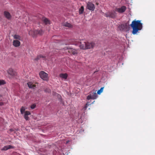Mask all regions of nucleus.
I'll list each match as a JSON object with an SVG mask.
<instances>
[{
    "label": "nucleus",
    "instance_id": "obj_1",
    "mask_svg": "<svg viewBox=\"0 0 155 155\" xmlns=\"http://www.w3.org/2000/svg\"><path fill=\"white\" fill-rule=\"evenodd\" d=\"M133 29L132 33L136 34L138 31L141 30L143 27L142 24L140 20L133 21L130 25Z\"/></svg>",
    "mask_w": 155,
    "mask_h": 155
},
{
    "label": "nucleus",
    "instance_id": "obj_2",
    "mask_svg": "<svg viewBox=\"0 0 155 155\" xmlns=\"http://www.w3.org/2000/svg\"><path fill=\"white\" fill-rule=\"evenodd\" d=\"M87 42L84 40H80V41H78L77 43V41H76L75 43L73 44L76 45L78 46L81 49H86Z\"/></svg>",
    "mask_w": 155,
    "mask_h": 155
},
{
    "label": "nucleus",
    "instance_id": "obj_3",
    "mask_svg": "<svg viewBox=\"0 0 155 155\" xmlns=\"http://www.w3.org/2000/svg\"><path fill=\"white\" fill-rule=\"evenodd\" d=\"M97 97V95L96 93V92L94 91H91L89 95L87 97V99L89 100L90 99H95Z\"/></svg>",
    "mask_w": 155,
    "mask_h": 155
},
{
    "label": "nucleus",
    "instance_id": "obj_4",
    "mask_svg": "<svg viewBox=\"0 0 155 155\" xmlns=\"http://www.w3.org/2000/svg\"><path fill=\"white\" fill-rule=\"evenodd\" d=\"M39 75L41 78L44 80L47 81L48 79V74L44 72L41 71L39 73Z\"/></svg>",
    "mask_w": 155,
    "mask_h": 155
},
{
    "label": "nucleus",
    "instance_id": "obj_5",
    "mask_svg": "<svg viewBox=\"0 0 155 155\" xmlns=\"http://www.w3.org/2000/svg\"><path fill=\"white\" fill-rule=\"evenodd\" d=\"M64 49V50H68L69 53L72 54L73 55H75L77 54V51L76 50L72 48L69 47H65Z\"/></svg>",
    "mask_w": 155,
    "mask_h": 155
},
{
    "label": "nucleus",
    "instance_id": "obj_6",
    "mask_svg": "<svg viewBox=\"0 0 155 155\" xmlns=\"http://www.w3.org/2000/svg\"><path fill=\"white\" fill-rule=\"evenodd\" d=\"M87 8L91 11H94L95 9L94 5L91 2H88L87 4Z\"/></svg>",
    "mask_w": 155,
    "mask_h": 155
},
{
    "label": "nucleus",
    "instance_id": "obj_7",
    "mask_svg": "<svg viewBox=\"0 0 155 155\" xmlns=\"http://www.w3.org/2000/svg\"><path fill=\"white\" fill-rule=\"evenodd\" d=\"M116 13L114 11L108 12L105 14L104 16L106 17H110L111 18H114L115 17Z\"/></svg>",
    "mask_w": 155,
    "mask_h": 155
},
{
    "label": "nucleus",
    "instance_id": "obj_8",
    "mask_svg": "<svg viewBox=\"0 0 155 155\" xmlns=\"http://www.w3.org/2000/svg\"><path fill=\"white\" fill-rule=\"evenodd\" d=\"M8 72L11 76V78H13L17 75L16 73L12 68L9 69L8 71Z\"/></svg>",
    "mask_w": 155,
    "mask_h": 155
},
{
    "label": "nucleus",
    "instance_id": "obj_9",
    "mask_svg": "<svg viewBox=\"0 0 155 155\" xmlns=\"http://www.w3.org/2000/svg\"><path fill=\"white\" fill-rule=\"evenodd\" d=\"M126 7L124 6H122L120 8H116V11L118 12L122 13L124 12L126 9Z\"/></svg>",
    "mask_w": 155,
    "mask_h": 155
},
{
    "label": "nucleus",
    "instance_id": "obj_10",
    "mask_svg": "<svg viewBox=\"0 0 155 155\" xmlns=\"http://www.w3.org/2000/svg\"><path fill=\"white\" fill-rule=\"evenodd\" d=\"M95 46V44L93 42L89 43L86 42V49H90L93 48Z\"/></svg>",
    "mask_w": 155,
    "mask_h": 155
},
{
    "label": "nucleus",
    "instance_id": "obj_11",
    "mask_svg": "<svg viewBox=\"0 0 155 155\" xmlns=\"http://www.w3.org/2000/svg\"><path fill=\"white\" fill-rule=\"evenodd\" d=\"M13 45L16 47H19L20 45V42L18 40H14L13 42Z\"/></svg>",
    "mask_w": 155,
    "mask_h": 155
},
{
    "label": "nucleus",
    "instance_id": "obj_12",
    "mask_svg": "<svg viewBox=\"0 0 155 155\" xmlns=\"http://www.w3.org/2000/svg\"><path fill=\"white\" fill-rule=\"evenodd\" d=\"M4 15L8 20H10L12 16L10 13L7 11H5L4 12Z\"/></svg>",
    "mask_w": 155,
    "mask_h": 155
},
{
    "label": "nucleus",
    "instance_id": "obj_13",
    "mask_svg": "<svg viewBox=\"0 0 155 155\" xmlns=\"http://www.w3.org/2000/svg\"><path fill=\"white\" fill-rule=\"evenodd\" d=\"M30 114L31 113L29 111H26L25 112L24 118L26 120H29V118L28 117V115Z\"/></svg>",
    "mask_w": 155,
    "mask_h": 155
},
{
    "label": "nucleus",
    "instance_id": "obj_14",
    "mask_svg": "<svg viewBox=\"0 0 155 155\" xmlns=\"http://www.w3.org/2000/svg\"><path fill=\"white\" fill-rule=\"evenodd\" d=\"M34 33L35 35H41L43 34V32L41 30H35L34 31Z\"/></svg>",
    "mask_w": 155,
    "mask_h": 155
},
{
    "label": "nucleus",
    "instance_id": "obj_15",
    "mask_svg": "<svg viewBox=\"0 0 155 155\" xmlns=\"http://www.w3.org/2000/svg\"><path fill=\"white\" fill-rule=\"evenodd\" d=\"M13 147L10 145H9L8 146H4L3 148L2 149V150H6L12 148Z\"/></svg>",
    "mask_w": 155,
    "mask_h": 155
},
{
    "label": "nucleus",
    "instance_id": "obj_16",
    "mask_svg": "<svg viewBox=\"0 0 155 155\" xmlns=\"http://www.w3.org/2000/svg\"><path fill=\"white\" fill-rule=\"evenodd\" d=\"M60 77L62 79H66L68 77V74L66 73H61L60 74Z\"/></svg>",
    "mask_w": 155,
    "mask_h": 155
},
{
    "label": "nucleus",
    "instance_id": "obj_17",
    "mask_svg": "<svg viewBox=\"0 0 155 155\" xmlns=\"http://www.w3.org/2000/svg\"><path fill=\"white\" fill-rule=\"evenodd\" d=\"M42 20L44 22L46 25L50 24V22L49 21L47 18L43 17Z\"/></svg>",
    "mask_w": 155,
    "mask_h": 155
},
{
    "label": "nucleus",
    "instance_id": "obj_18",
    "mask_svg": "<svg viewBox=\"0 0 155 155\" xmlns=\"http://www.w3.org/2000/svg\"><path fill=\"white\" fill-rule=\"evenodd\" d=\"M28 86L30 88L34 89L35 86L31 82H29L27 83Z\"/></svg>",
    "mask_w": 155,
    "mask_h": 155
},
{
    "label": "nucleus",
    "instance_id": "obj_19",
    "mask_svg": "<svg viewBox=\"0 0 155 155\" xmlns=\"http://www.w3.org/2000/svg\"><path fill=\"white\" fill-rule=\"evenodd\" d=\"M63 25L64 26L68 27H70V28L71 26V24H70L69 23H68V22L64 23L63 24Z\"/></svg>",
    "mask_w": 155,
    "mask_h": 155
},
{
    "label": "nucleus",
    "instance_id": "obj_20",
    "mask_svg": "<svg viewBox=\"0 0 155 155\" xmlns=\"http://www.w3.org/2000/svg\"><path fill=\"white\" fill-rule=\"evenodd\" d=\"M14 38L15 39H17L18 40H21V37L17 35H15L14 36Z\"/></svg>",
    "mask_w": 155,
    "mask_h": 155
},
{
    "label": "nucleus",
    "instance_id": "obj_21",
    "mask_svg": "<svg viewBox=\"0 0 155 155\" xmlns=\"http://www.w3.org/2000/svg\"><path fill=\"white\" fill-rule=\"evenodd\" d=\"M26 108L24 107H22L20 109L21 113V114H23L24 113V112L26 109Z\"/></svg>",
    "mask_w": 155,
    "mask_h": 155
},
{
    "label": "nucleus",
    "instance_id": "obj_22",
    "mask_svg": "<svg viewBox=\"0 0 155 155\" xmlns=\"http://www.w3.org/2000/svg\"><path fill=\"white\" fill-rule=\"evenodd\" d=\"M84 10V7L83 6H82L79 10V13L80 14H81L83 13Z\"/></svg>",
    "mask_w": 155,
    "mask_h": 155
},
{
    "label": "nucleus",
    "instance_id": "obj_23",
    "mask_svg": "<svg viewBox=\"0 0 155 155\" xmlns=\"http://www.w3.org/2000/svg\"><path fill=\"white\" fill-rule=\"evenodd\" d=\"M104 88V87H102L100 90H98L97 92V94H100L102 92Z\"/></svg>",
    "mask_w": 155,
    "mask_h": 155
},
{
    "label": "nucleus",
    "instance_id": "obj_24",
    "mask_svg": "<svg viewBox=\"0 0 155 155\" xmlns=\"http://www.w3.org/2000/svg\"><path fill=\"white\" fill-rule=\"evenodd\" d=\"M6 83L5 81L4 80H0V86L4 85Z\"/></svg>",
    "mask_w": 155,
    "mask_h": 155
},
{
    "label": "nucleus",
    "instance_id": "obj_25",
    "mask_svg": "<svg viewBox=\"0 0 155 155\" xmlns=\"http://www.w3.org/2000/svg\"><path fill=\"white\" fill-rule=\"evenodd\" d=\"M94 102H92V103H89L88 102H87L85 106L84 107L85 110H86L88 106L89 105H90L91 104H93Z\"/></svg>",
    "mask_w": 155,
    "mask_h": 155
},
{
    "label": "nucleus",
    "instance_id": "obj_26",
    "mask_svg": "<svg viewBox=\"0 0 155 155\" xmlns=\"http://www.w3.org/2000/svg\"><path fill=\"white\" fill-rule=\"evenodd\" d=\"M43 57L42 55H39V56H38L37 57V58H36L35 59V60H38V59H39V58H43Z\"/></svg>",
    "mask_w": 155,
    "mask_h": 155
},
{
    "label": "nucleus",
    "instance_id": "obj_27",
    "mask_svg": "<svg viewBox=\"0 0 155 155\" xmlns=\"http://www.w3.org/2000/svg\"><path fill=\"white\" fill-rule=\"evenodd\" d=\"M35 107L36 105H35V104H33L31 106V108L32 109H34L35 108Z\"/></svg>",
    "mask_w": 155,
    "mask_h": 155
},
{
    "label": "nucleus",
    "instance_id": "obj_28",
    "mask_svg": "<svg viewBox=\"0 0 155 155\" xmlns=\"http://www.w3.org/2000/svg\"><path fill=\"white\" fill-rule=\"evenodd\" d=\"M4 103L2 102H0V106H2L3 105Z\"/></svg>",
    "mask_w": 155,
    "mask_h": 155
},
{
    "label": "nucleus",
    "instance_id": "obj_29",
    "mask_svg": "<svg viewBox=\"0 0 155 155\" xmlns=\"http://www.w3.org/2000/svg\"><path fill=\"white\" fill-rule=\"evenodd\" d=\"M10 131L11 132L12 131H13V130L12 129H10Z\"/></svg>",
    "mask_w": 155,
    "mask_h": 155
},
{
    "label": "nucleus",
    "instance_id": "obj_30",
    "mask_svg": "<svg viewBox=\"0 0 155 155\" xmlns=\"http://www.w3.org/2000/svg\"><path fill=\"white\" fill-rule=\"evenodd\" d=\"M69 141H67L66 142V143H68V142H69Z\"/></svg>",
    "mask_w": 155,
    "mask_h": 155
},
{
    "label": "nucleus",
    "instance_id": "obj_31",
    "mask_svg": "<svg viewBox=\"0 0 155 155\" xmlns=\"http://www.w3.org/2000/svg\"><path fill=\"white\" fill-rule=\"evenodd\" d=\"M1 96H2V95L0 94V97H1Z\"/></svg>",
    "mask_w": 155,
    "mask_h": 155
}]
</instances>
